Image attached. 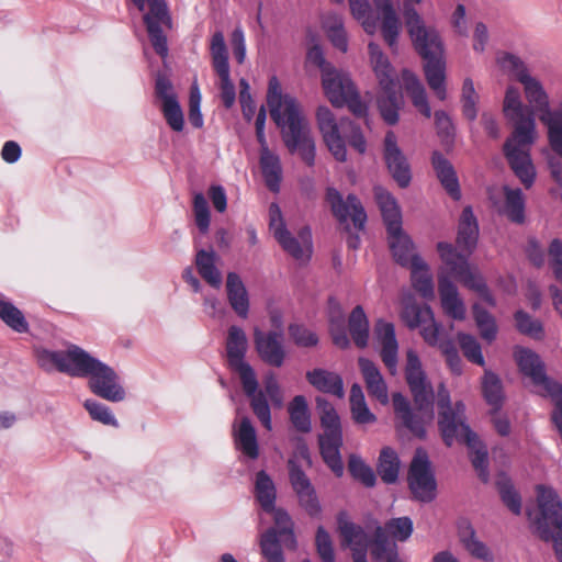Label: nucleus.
Returning <instances> with one entry per match:
<instances>
[{"label":"nucleus","mask_w":562,"mask_h":562,"mask_svg":"<svg viewBox=\"0 0 562 562\" xmlns=\"http://www.w3.org/2000/svg\"><path fill=\"white\" fill-rule=\"evenodd\" d=\"M352 15L361 21L364 31L368 34L375 32V20L370 14V5L368 0H349Z\"/></svg>","instance_id":"nucleus-64"},{"label":"nucleus","mask_w":562,"mask_h":562,"mask_svg":"<svg viewBox=\"0 0 562 562\" xmlns=\"http://www.w3.org/2000/svg\"><path fill=\"white\" fill-rule=\"evenodd\" d=\"M420 0H404V19L407 32L419 56L424 59V72L429 88L443 101L447 98L446 61L443 47L438 32L424 24L423 19L413 8Z\"/></svg>","instance_id":"nucleus-4"},{"label":"nucleus","mask_w":562,"mask_h":562,"mask_svg":"<svg viewBox=\"0 0 562 562\" xmlns=\"http://www.w3.org/2000/svg\"><path fill=\"white\" fill-rule=\"evenodd\" d=\"M286 468L289 471L290 484L297 496L300 506L311 517L319 516L322 507L316 495V491L302 467L297 463L295 458H290L288 460Z\"/></svg>","instance_id":"nucleus-17"},{"label":"nucleus","mask_w":562,"mask_h":562,"mask_svg":"<svg viewBox=\"0 0 562 562\" xmlns=\"http://www.w3.org/2000/svg\"><path fill=\"white\" fill-rule=\"evenodd\" d=\"M322 83L327 99L334 106L346 105L356 116H367L368 106L361 101L355 83L346 72L336 68H326Z\"/></svg>","instance_id":"nucleus-11"},{"label":"nucleus","mask_w":562,"mask_h":562,"mask_svg":"<svg viewBox=\"0 0 562 562\" xmlns=\"http://www.w3.org/2000/svg\"><path fill=\"white\" fill-rule=\"evenodd\" d=\"M254 341L260 359L272 367L280 368L285 359V351L282 345V335L270 330L263 333L255 329Z\"/></svg>","instance_id":"nucleus-22"},{"label":"nucleus","mask_w":562,"mask_h":562,"mask_svg":"<svg viewBox=\"0 0 562 562\" xmlns=\"http://www.w3.org/2000/svg\"><path fill=\"white\" fill-rule=\"evenodd\" d=\"M350 409L352 418L357 424H371L376 420L366 403L364 394L359 384H352L350 389Z\"/></svg>","instance_id":"nucleus-47"},{"label":"nucleus","mask_w":562,"mask_h":562,"mask_svg":"<svg viewBox=\"0 0 562 562\" xmlns=\"http://www.w3.org/2000/svg\"><path fill=\"white\" fill-rule=\"evenodd\" d=\"M405 379L413 395L415 408H412L402 393H394L392 396L394 413L406 429L423 439L426 436V424L434 417L435 393L418 355L412 349L406 352Z\"/></svg>","instance_id":"nucleus-3"},{"label":"nucleus","mask_w":562,"mask_h":562,"mask_svg":"<svg viewBox=\"0 0 562 562\" xmlns=\"http://www.w3.org/2000/svg\"><path fill=\"white\" fill-rule=\"evenodd\" d=\"M537 499L539 516L535 525L543 541H552L555 555L562 562V503L557 492L548 486L538 485Z\"/></svg>","instance_id":"nucleus-9"},{"label":"nucleus","mask_w":562,"mask_h":562,"mask_svg":"<svg viewBox=\"0 0 562 562\" xmlns=\"http://www.w3.org/2000/svg\"><path fill=\"white\" fill-rule=\"evenodd\" d=\"M260 169L265 183L271 192H279L282 179L280 158L272 151L260 154Z\"/></svg>","instance_id":"nucleus-42"},{"label":"nucleus","mask_w":562,"mask_h":562,"mask_svg":"<svg viewBox=\"0 0 562 562\" xmlns=\"http://www.w3.org/2000/svg\"><path fill=\"white\" fill-rule=\"evenodd\" d=\"M479 239V224L470 205L462 210L459 226L457 244L460 248L471 254L476 247Z\"/></svg>","instance_id":"nucleus-31"},{"label":"nucleus","mask_w":562,"mask_h":562,"mask_svg":"<svg viewBox=\"0 0 562 562\" xmlns=\"http://www.w3.org/2000/svg\"><path fill=\"white\" fill-rule=\"evenodd\" d=\"M236 448L246 457L255 460L259 457L256 429L248 417H243L233 432Z\"/></svg>","instance_id":"nucleus-34"},{"label":"nucleus","mask_w":562,"mask_h":562,"mask_svg":"<svg viewBox=\"0 0 562 562\" xmlns=\"http://www.w3.org/2000/svg\"><path fill=\"white\" fill-rule=\"evenodd\" d=\"M267 104L271 119L281 128L282 140L288 150L291 154L299 151L302 160L307 166H313L315 143L308 124L296 100L289 94H282L281 85L276 76L269 79Z\"/></svg>","instance_id":"nucleus-2"},{"label":"nucleus","mask_w":562,"mask_h":562,"mask_svg":"<svg viewBox=\"0 0 562 562\" xmlns=\"http://www.w3.org/2000/svg\"><path fill=\"white\" fill-rule=\"evenodd\" d=\"M438 292L445 314L453 319L463 321L467 312L465 305L459 296L454 283L443 273L438 276Z\"/></svg>","instance_id":"nucleus-25"},{"label":"nucleus","mask_w":562,"mask_h":562,"mask_svg":"<svg viewBox=\"0 0 562 562\" xmlns=\"http://www.w3.org/2000/svg\"><path fill=\"white\" fill-rule=\"evenodd\" d=\"M509 120L514 122V131L512 136L506 140H512L513 145L516 146L530 147L536 138V121L533 112L530 111L525 114L510 117Z\"/></svg>","instance_id":"nucleus-36"},{"label":"nucleus","mask_w":562,"mask_h":562,"mask_svg":"<svg viewBox=\"0 0 562 562\" xmlns=\"http://www.w3.org/2000/svg\"><path fill=\"white\" fill-rule=\"evenodd\" d=\"M375 201L381 211L387 233L398 234L402 214L394 196L381 187L374 189Z\"/></svg>","instance_id":"nucleus-29"},{"label":"nucleus","mask_w":562,"mask_h":562,"mask_svg":"<svg viewBox=\"0 0 562 562\" xmlns=\"http://www.w3.org/2000/svg\"><path fill=\"white\" fill-rule=\"evenodd\" d=\"M274 524L279 537H284L285 547L294 550L296 548V538L293 531V521L290 515L282 508L272 510Z\"/></svg>","instance_id":"nucleus-58"},{"label":"nucleus","mask_w":562,"mask_h":562,"mask_svg":"<svg viewBox=\"0 0 562 562\" xmlns=\"http://www.w3.org/2000/svg\"><path fill=\"white\" fill-rule=\"evenodd\" d=\"M139 11L145 10L146 3L149 11L144 14L143 20L146 25L149 41L154 50L161 57L167 56V37L164 34L161 25L171 26V18L165 0H132Z\"/></svg>","instance_id":"nucleus-15"},{"label":"nucleus","mask_w":562,"mask_h":562,"mask_svg":"<svg viewBox=\"0 0 562 562\" xmlns=\"http://www.w3.org/2000/svg\"><path fill=\"white\" fill-rule=\"evenodd\" d=\"M226 292L228 302L234 312L246 318L249 312V299L244 282L236 272H228L226 278Z\"/></svg>","instance_id":"nucleus-32"},{"label":"nucleus","mask_w":562,"mask_h":562,"mask_svg":"<svg viewBox=\"0 0 562 562\" xmlns=\"http://www.w3.org/2000/svg\"><path fill=\"white\" fill-rule=\"evenodd\" d=\"M401 317L408 328H420L424 341L431 347L438 346L445 358L459 353L452 340H440L441 326L435 321L429 305H420L415 302L405 303Z\"/></svg>","instance_id":"nucleus-10"},{"label":"nucleus","mask_w":562,"mask_h":562,"mask_svg":"<svg viewBox=\"0 0 562 562\" xmlns=\"http://www.w3.org/2000/svg\"><path fill=\"white\" fill-rule=\"evenodd\" d=\"M288 413L293 427L303 434L312 429L311 415L306 398L303 395H296L288 406Z\"/></svg>","instance_id":"nucleus-45"},{"label":"nucleus","mask_w":562,"mask_h":562,"mask_svg":"<svg viewBox=\"0 0 562 562\" xmlns=\"http://www.w3.org/2000/svg\"><path fill=\"white\" fill-rule=\"evenodd\" d=\"M529 149L530 147L513 145L512 140H506L503 146L509 167L526 189H529L536 179V169Z\"/></svg>","instance_id":"nucleus-21"},{"label":"nucleus","mask_w":562,"mask_h":562,"mask_svg":"<svg viewBox=\"0 0 562 562\" xmlns=\"http://www.w3.org/2000/svg\"><path fill=\"white\" fill-rule=\"evenodd\" d=\"M496 486L503 503L513 514L519 515L521 512V498L514 488L510 480L505 475H501L496 481Z\"/></svg>","instance_id":"nucleus-59"},{"label":"nucleus","mask_w":562,"mask_h":562,"mask_svg":"<svg viewBox=\"0 0 562 562\" xmlns=\"http://www.w3.org/2000/svg\"><path fill=\"white\" fill-rule=\"evenodd\" d=\"M437 406L439 411L438 426L442 439L448 447L453 442L467 445L470 459L480 480L486 483L490 477L487 449L477 435L465 424V406L462 402L451 405L449 391L440 384L437 391Z\"/></svg>","instance_id":"nucleus-5"},{"label":"nucleus","mask_w":562,"mask_h":562,"mask_svg":"<svg viewBox=\"0 0 562 562\" xmlns=\"http://www.w3.org/2000/svg\"><path fill=\"white\" fill-rule=\"evenodd\" d=\"M348 329L355 345L363 349L369 341V321L361 305H357L348 318Z\"/></svg>","instance_id":"nucleus-43"},{"label":"nucleus","mask_w":562,"mask_h":562,"mask_svg":"<svg viewBox=\"0 0 562 562\" xmlns=\"http://www.w3.org/2000/svg\"><path fill=\"white\" fill-rule=\"evenodd\" d=\"M358 364L369 395L376 398L381 404H387V386L376 364L362 357L359 358Z\"/></svg>","instance_id":"nucleus-27"},{"label":"nucleus","mask_w":562,"mask_h":562,"mask_svg":"<svg viewBox=\"0 0 562 562\" xmlns=\"http://www.w3.org/2000/svg\"><path fill=\"white\" fill-rule=\"evenodd\" d=\"M274 238L282 249L295 260H308L312 254V233L308 226L302 227L297 237L286 229H278Z\"/></svg>","instance_id":"nucleus-23"},{"label":"nucleus","mask_w":562,"mask_h":562,"mask_svg":"<svg viewBox=\"0 0 562 562\" xmlns=\"http://www.w3.org/2000/svg\"><path fill=\"white\" fill-rule=\"evenodd\" d=\"M374 335L381 345V359L389 372L394 375L397 369L398 352L394 325L383 319H378L374 325Z\"/></svg>","instance_id":"nucleus-24"},{"label":"nucleus","mask_w":562,"mask_h":562,"mask_svg":"<svg viewBox=\"0 0 562 562\" xmlns=\"http://www.w3.org/2000/svg\"><path fill=\"white\" fill-rule=\"evenodd\" d=\"M348 471L355 480L361 482L366 487H373L375 485V473L361 457L357 454L349 457Z\"/></svg>","instance_id":"nucleus-56"},{"label":"nucleus","mask_w":562,"mask_h":562,"mask_svg":"<svg viewBox=\"0 0 562 562\" xmlns=\"http://www.w3.org/2000/svg\"><path fill=\"white\" fill-rule=\"evenodd\" d=\"M210 52L215 72L229 69L227 47L222 32L217 31L213 34Z\"/></svg>","instance_id":"nucleus-57"},{"label":"nucleus","mask_w":562,"mask_h":562,"mask_svg":"<svg viewBox=\"0 0 562 562\" xmlns=\"http://www.w3.org/2000/svg\"><path fill=\"white\" fill-rule=\"evenodd\" d=\"M326 202L330 211L340 224H347L350 218L353 226L361 231L367 222V213L360 200L355 194H348L346 199L335 188H327Z\"/></svg>","instance_id":"nucleus-16"},{"label":"nucleus","mask_w":562,"mask_h":562,"mask_svg":"<svg viewBox=\"0 0 562 562\" xmlns=\"http://www.w3.org/2000/svg\"><path fill=\"white\" fill-rule=\"evenodd\" d=\"M546 122L547 136L550 148L562 158V98L560 106L549 111Z\"/></svg>","instance_id":"nucleus-46"},{"label":"nucleus","mask_w":562,"mask_h":562,"mask_svg":"<svg viewBox=\"0 0 562 562\" xmlns=\"http://www.w3.org/2000/svg\"><path fill=\"white\" fill-rule=\"evenodd\" d=\"M472 312L482 339L487 342L494 341L498 331L494 316L477 303L473 304Z\"/></svg>","instance_id":"nucleus-50"},{"label":"nucleus","mask_w":562,"mask_h":562,"mask_svg":"<svg viewBox=\"0 0 562 562\" xmlns=\"http://www.w3.org/2000/svg\"><path fill=\"white\" fill-rule=\"evenodd\" d=\"M247 351V337L245 331L238 326L228 328L226 339V355L229 368L235 371L240 380L245 395L250 401V407L260 420L262 426L271 429V411L261 390H258V380L251 366L245 362Z\"/></svg>","instance_id":"nucleus-6"},{"label":"nucleus","mask_w":562,"mask_h":562,"mask_svg":"<svg viewBox=\"0 0 562 562\" xmlns=\"http://www.w3.org/2000/svg\"><path fill=\"white\" fill-rule=\"evenodd\" d=\"M378 11L381 12V32L383 40L389 47L395 52L397 48V37L400 34L401 23L390 0H373Z\"/></svg>","instance_id":"nucleus-30"},{"label":"nucleus","mask_w":562,"mask_h":562,"mask_svg":"<svg viewBox=\"0 0 562 562\" xmlns=\"http://www.w3.org/2000/svg\"><path fill=\"white\" fill-rule=\"evenodd\" d=\"M279 538L278 531L274 528L268 529L261 536V553L267 562H285Z\"/></svg>","instance_id":"nucleus-55"},{"label":"nucleus","mask_w":562,"mask_h":562,"mask_svg":"<svg viewBox=\"0 0 562 562\" xmlns=\"http://www.w3.org/2000/svg\"><path fill=\"white\" fill-rule=\"evenodd\" d=\"M383 157L392 178L401 188H407L412 180L409 164L397 145V138L393 131H389L384 137Z\"/></svg>","instance_id":"nucleus-19"},{"label":"nucleus","mask_w":562,"mask_h":562,"mask_svg":"<svg viewBox=\"0 0 562 562\" xmlns=\"http://www.w3.org/2000/svg\"><path fill=\"white\" fill-rule=\"evenodd\" d=\"M384 529L378 525L374 529L370 554L375 562H404L395 541H390L383 533Z\"/></svg>","instance_id":"nucleus-35"},{"label":"nucleus","mask_w":562,"mask_h":562,"mask_svg":"<svg viewBox=\"0 0 562 562\" xmlns=\"http://www.w3.org/2000/svg\"><path fill=\"white\" fill-rule=\"evenodd\" d=\"M482 393L488 405L499 411L503 402V384L501 379L491 371H485L482 379Z\"/></svg>","instance_id":"nucleus-49"},{"label":"nucleus","mask_w":562,"mask_h":562,"mask_svg":"<svg viewBox=\"0 0 562 562\" xmlns=\"http://www.w3.org/2000/svg\"><path fill=\"white\" fill-rule=\"evenodd\" d=\"M318 128L323 139L336 160L344 162L347 160V149L340 135L341 120L336 121L334 113L327 106H318L316 111Z\"/></svg>","instance_id":"nucleus-18"},{"label":"nucleus","mask_w":562,"mask_h":562,"mask_svg":"<svg viewBox=\"0 0 562 562\" xmlns=\"http://www.w3.org/2000/svg\"><path fill=\"white\" fill-rule=\"evenodd\" d=\"M321 425L324 434L318 436L321 456L333 473L340 477L344 474V463L340 454L342 431L339 416L334 406L324 397H316Z\"/></svg>","instance_id":"nucleus-8"},{"label":"nucleus","mask_w":562,"mask_h":562,"mask_svg":"<svg viewBox=\"0 0 562 562\" xmlns=\"http://www.w3.org/2000/svg\"><path fill=\"white\" fill-rule=\"evenodd\" d=\"M437 250L440 255V259L454 279L461 282L465 288L476 292L488 305L495 306L496 302L486 283L483 278L470 267L465 256L458 252L451 244L445 241L437 244Z\"/></svg>","instance_id":"nucleus-12"},{"label":"nucleus","mask_w":562,"mask_h":562,"mask_svg":"<svg viewBox=\"0 0 562 562\" xmlns=\"http://www.w3.org/2000/svg\"><path fill=\"white\" fill-rule=\"evenodd\" d=\"M411 269V279L413 288L426 300H432L435 296L432 277L427 263L420 258L415 257Z\"/></svg>","instance_id":"nucleus-38"},{"label":"nucleus","mask_w":562,"mask_h":562,"mask_svg":"<svg viewBox=\"0 0 562 562\" xmlns=\"http://www.w3.org/2000/svg\"><path fill=\"white\" fill-rule=\"evenodd\" d=\"M431 166L447 194L454 201L461 199L459 179L453 165L439 150L432 151Z\"/></svg>","instance_id":"nucleus-26"},{"label":"nucleus","mask_w":562,"mask_h":562,"mask_svg":"<svg viewBox=\"0 0 562 562\" xmlns=\"http://www.w3.org/2000/svg\"><path fill=\"white\" fill-rule=\"evenodd\" d=\"M496 63L504 72L513 76L519 82L530 76L524 60L515 54L501 52L496 56Z\"/></svg>","instance_id":"nucleus-51"},{"label":"nucleus","mask_w":562,"mask_h":562,"mask_svg":"<svg viewBox=\"0 0 562 562\" xmlns=\"http://www.w3.org/2000/svg\"><path fill=\"white\" fill-rule=\"evenodd\" d=\"M306 380L316 390L333 394L341 398L345 394L344 382L339 374L324 369H314L306 372Z\"/></svg>","instance_id":"nucleus-33"},{"label":"nucleus","mask_w":562,"mask_h":562,"mask_svg":"<svg viewBox=\"0 0 562 562\" xmlns=\"http://www.w3.org/2000/svg\"><path fill=\"white\" fill-rule=\"evenodd\" d=\"M387 241L394 260L402 267H409L414 258L419 257L414 254V244L402 227H400L398 234L387 233Z\"/></svg>","instance_id":"nucleus-37"},{"label":"nucleus","mask_w":562,"mask_h":562,"mask_svg":"<svg viewBox=\"0 0 562 562\" xmlns=\"http://www.w3.org/2000/svg\"><path fill=\"white\" fill-rule=\"evenodd\" d=\"M458 342L463 356L472 363L483 367L485 364L482 348L476 338L470 334L459 333Z\"/></svg>","instance_id":"nucleus-61"},{"label":"nucleus","mask_w":562,"mask_h":562,"mask_svg":"<svg viewBox=\"0 0 562 562\" xmlns=\"http://www.w3.org/2000/svg\"><path fill=\"white\" fill-rule=\"evenodd\" d=\"M0 319L15 333L24 334L30 329L22 311L9 301L0 307Z\"/></svg>","instance_id":"nucleus-53"},{"label":"nucleus","mask_w":562,"mask_h":562,"mask_svg":"<svg viewBox=\"0 0 562 562\" xmlns=\"http://www.w3.org/2000/svg\"><path fill=\"white\" fill-rule=\"evenodd\" d=\"M341 126L340 135L345 144L348 143L357 153L363 155L367 150V140L361 127L349 119H341Z\"/></svg>","instance_id":"nucleus-52"},{"label":"nucleus","mask_w":562,"mask_h":562,"mask_svg":"<svg viewBox=\"0 0 562 562\" xmlns=\"http://www.w3.org/2000/svg\"><path fill=\"white\" fill-rule=\"evenodd\" d=\"M216 259L213 250L200 249L195 255V266L201 278L211 286L218 289L222 285V274L215 266Z\"/></svg>","instance_id":"nucleus-41"},{"label":"nucleus","mask_w":562,"mask_h":562,"mask_svg":"<svg viewBox=\"0 0 562 562\" xmlns=\"http://www.w3.org/2000/svg\"><path fill=\"white\" fill-rule=\"evenodd\" d=\"M337 530L341 538V544L350 549L351 558L368 555L372 540L360 525L349 520L346 512H340L337 515Z\"/></svg>","instance_id":"nucleus-20"},{"label":"nucleus","mask_w":562,"mask_h":562,"mask_svg":"<svg viewBox=\"0 0 562 562\" xmlns=\"http://www.w3.org/2000/svg\"><path fill=\"white\" fill-rule=\"evenodd\" d=\"M514 358L519 371L530 378L532 384L539 387L541 395H549L553 398L562 393V384L546 374L544 363L535 351L517 346L514 349Z\"/></svg>","instance_id":"nucleus-13"},{"label":"nucleus","mask_w":562,"mask_h":562,"mask_svg":"<svg viewBox=\"0 0 562 562\" xmlns=\"http://www.w3.org/2000/svg\"><path fill=\"white\" fill-rule=\"evenodd\" d=\"M37 361L47 372L56 369L70 376L89 378L90 391L103 400L117 403L125 398V390L116 372L76 345L66 351L43 349L37 353Z\"/></svg>","instance_id":"nucleus-1"},{"label":"nucleus","mask_w":562,"mask_h":562,"mask_svg":"<svg viewBox=\"0 0 562 562\" xmlns=\"http://www.w3.org/2000/svg\"><path fill=\"white\" fill-rule=\"evenodd\" d=\"M403 83L405 91L412 99L414 106L427 119L431 116V109L428 103L426 90L420 80L411 71L404 70Z\"/></svg>","instance_id":"nucleus-40"},{"label":"nucleus","mask_w":562,"mask_h":562,"mask_svg":"<svg viewBox=\"0 0 562 562\" xmlns=\"http://www.w3.org/2000/svg\"><path fill=\"white\" fill-rule=\"evenodd\" d=\"M384 536H391L398 541H406L413 533V521L409 517L392 518L381 526Z\"/></svg>","instance_id":"nucleus-60"},{"label":"nucleus","mask_w":562,"mask_h":562,"mask_svg":"<svg viewBox=\"0 0 562 562\" xmlns=\"http://www.w3.org/2000/svg\"><path fill=\"white\" fill-rule=\"evenodd\" d=\"M524 86V91L527 101L531 105L530 111L538 113L540 122L546 125L548 113L550 111L549 95L543 89L541 82L532 76L524 78L520 82Z\"/></svg>","instance_id":"nucleus-28"},{"label":"nucleus","mask_w":562,"mask_h":562,"mask_svg":"<svg viewBox=\"0 0 562 562\" xmlns=\"http://www.w3.org/2000/svg\"><path fill=\"white\" fill-rule=\"evenodd\" d=\"M400 460L390 447H384L379 457L378 473L386 484L395 483L398 477Z\"/></svg>","instance_id":"nucleus-48"},{"label":"nucleus","mask_w":562,"mask_h":562,"mask_svg":"<svg viewBox=\"0 0 562 562\" xmlns=\"http://www.w3.org/2000/svg\"><path fill=\"white\" fill-rule=\"evenodd\" d=\"M255 494L258 503L266 513L274 510L277 491L273 481L261 470L256 474Z\"/></svg>","instance_id":"nucleus-44"},{"label":"nucleus","mask_w":562,"mask_h":562,"mask_svg":"<svg viewBox=\"0 0 562 562\" xmlns=\"http://www.w3.org/2000/svg\"><path fill=\"white\" fill-rule=\"evenodd\" d=\"M505 202L503 214L514 224L521 225L526 221V202L520 189H512L508 186L503 187Z\"/></svg>","instance_id":"nucleus-39"},{"label":"nucleus","mask_w":562,"mask_h":562,"mask_svg":"<svg viewBox=\"0 0 562 562\" xmlns=\"http://www.w3.org/2000/svg\"><path fill=\"white\" fill-rule=\"evenodd\" d=\"M407 484L415 501L430 503L437 496V482L428 456L423 450H417L411 462Z\"/></svg>","instance_id":"nucleus-14"},{"label":"nucleus","mask_w":562,"mask_h":562,"mask_svg":"<svg viewBox=\"0 0 562 562\" xmlns=\"http://www.w3.org/2000/svg\"><path fill=\"white\" fill-rule=\"evenodd\" d=\"M327 36L331 44L342 53L347 52L348 42L342 21L338 16H329L324 22Z\"/></svg>","instance_id":"nucleus-62"},{"label":"nucleus","mask_w":562,"mask_h":562,"mask_svg":"<svg viewBox=\"0 0 562 562\" xmlns=\"http://www.w3.org/2000/svg\"><path fill=\"white\" fill-rule=\"evenodd\" d=\"M517 330L532 339L541 340L544 337L543 325L539 319L532 318L527 312L519 310L514 314Z\"/></svg>","instance_id":"nucleus-54"},{"label":"nucleus","mask_w":562,"mask_h":562,"mask_svg":"<svg viewBox=\"0 0 562 562\" xmlns=\"http://www.w3.org/2000/svg\"><path fill=\"white\" fill-rule=\"evenodd\" d=\"M477 93L471 78H465L462 86V112L469 121H474L477 116Z\"/></svg>","instance_id":"nucleus-63"},{"label":"nucleus","mask_w":562,"mask_h":562,"mask_svg":"<svg viewBox=\"0 0 562 562\" xmlns=\"http://www.w3.org/2000/svg\"><path fill=\"white\" fill-rule=\"evenodd\" d=\"M370 61L379 80L382 92L378 97V108L385 123L398 122L401 97L396 90L395 71L380 46L373 42L368 45Z\"/></svg>","instance_id":"nucleus-7"}]
</instances>
